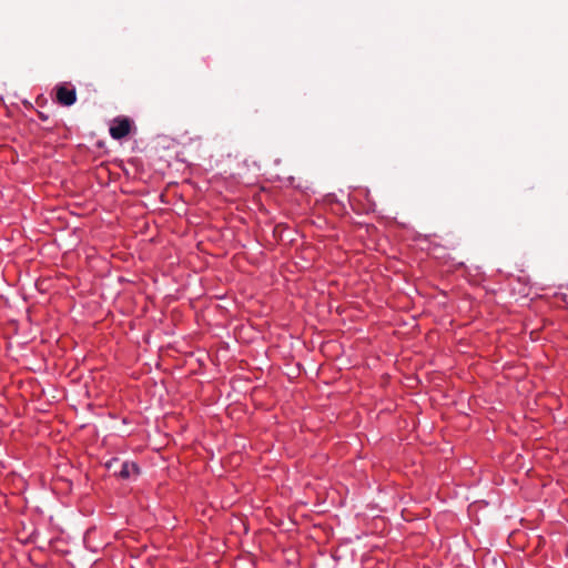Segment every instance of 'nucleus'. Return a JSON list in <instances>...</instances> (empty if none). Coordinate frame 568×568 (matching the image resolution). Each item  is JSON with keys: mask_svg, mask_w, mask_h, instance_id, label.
Wrapping results in <instances>:
<instances>
[{"mask_svg": "<svg viewBox=\"0 0 568 568\" xmlns=\"http://www.w3.org/2000/svg\"><path fill=\"white\" fill-rule=\"evenodd\" d=\"M57 102L63 106H71L77 101V92L74 88H69L65 83L59 84L57 88Z\"/></svg>", "mask_w": 568, "mask_h": 568, "instance_id": "nucleus-1", "label": "nucleus"}, {"mask_svg": "<svg viewBox=\"0 0 568 568\" xmlns=\"http://www.w3.org/2000/svg\"><path fill=\"white\" fill-rule=\"evenodd\" d=\"M131 122L126 118L116 119L110 128V135L115 140H121L130 133Z\"/></svg>", "mask_w": 568, "mask_h": 568, "instance_id": "nucleus-2", "label": "nucleus"}, {"mask_svg": "<svg viewBox=\"0 0 568 568\" xmlns=\"http://www.w3.org/2000/svg\"><path fill=\"white\" fill-rule=\"evenodd\" d=\"M138 473H139V468H138L136 464L124 462L122 464L121 469L119 470L118 475L122 479H128L132 475H136Z\"/></svg>", "mask_w": 568, "mask_h": 568, "instance_id": "nucleus-3", "label": "nucleus"}]
</instances>
